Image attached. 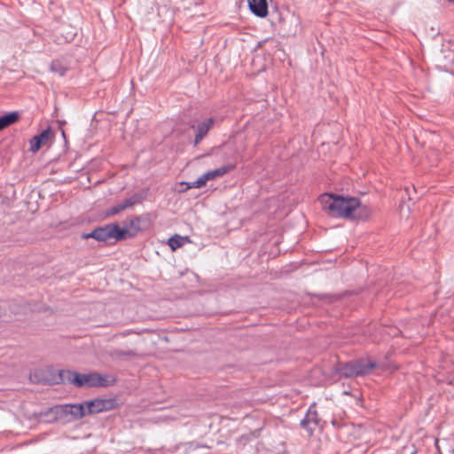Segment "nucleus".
<instances>
[{
    "label": "nucleus",
    "instance_id": "4468645a",
    "mask_svg": "<svg viewBox=\"0 0 454 454\" xmlns=\"http://www.w3.org/2000/svg\"><path fill=\"white\" fill-rule=\"evenodd\" d=\"M19 119V114L12 112L4 115L0 116V130L7 128L8 126L16 122Z\"/></svg>",
    "mask_w": 454,
    "mask_h": 454
},
{
    "label": "nucleus",
    "instance_id": "f3484780",
    "mask_svg": "<svg viewBox=\"0 0 454 454\" xmlns=\"http://www.w3.org/2000/svg\"><path fill=\"white\" fill-rule=\"evenodd\" d=\"M67 70L68 67L59 60H54L51 64V71L59 74V76H64Z\"/></svg>",
    "mask_w": 454,
    "mask_h": 454
},
{
    "label": "nucleus",
    "instance_id": "f8f14e48",
    "mask_svg": "<svg viewBox=\"0 0 454 454\" xmlns=\"http://www.w3.org/2000/svg\"><path fill=\"white\" fill-rule=\"evenodd\" d=\"M250 11L257 17L264 18L268 14V4L266 0H248Z\"/></svg>",
    "mask_w": 454,
    "mask_h": 454
},
{
    "label": "nucleus",
    "instance_id": "9d476101",
    "mask_svg": "<svg viewBox=\"0 0 454 454\" xmlns=\"http://www.w3.org/2000/svg\"><path fill=\"white\" fill-rule=\"evenodd\" d=\"M214 123V120L212 118H208L203 121L201 123L197 126L194 123H192L190 127L195 130V138L193 141L194 146L198 145L200 141L204 138V137L210 130Z\"/></svg>",
    "mask_w": 454,
    "mask_h": 454
},
{
    "label": "nucleus",
    "instance_id": "0eeeda50",
    "mask_svg": "<svg viewBox=\"0 0 454 454\" xmlns=\"http://www.w3.org/2000/svg\"><path fill=\"white\" fill-rule=\"evenodd\" d=\"M437 60L443 66L454 65V43L451 41L443 42L442 43Z\"/></svg>",
    "mask_w": 454,
    "mask_h": 454
},
{
    "label": "nucleus",
    "instance_id": "39448f33",
    "mask_svg": "<svg viewBox=\"0 0 454 454\" xmlns=\"http://www.w3.org/2000/svg\"><path fill=\"white\" fill-rule=\"evenodd\" d=\"M376 367L374 362L358 359L344 364L340 369V373L345 378L359 377L370 374Z\"/></svg>",
    "mask_w": 454,
    "mask_h": 454
},
{
    "label": "nucleus",
    "instance_id": "6e6552de",
    "mask_svg": "<svg viewBox=\"0 0 454 454\" xmlns=\"http://www.w3.org/2000/svg\"><path fill=\"white\" fill-rule=\"evenodd\" d=\"M143 200L144 196L141 193H135L129 198L125 199L123 201L109 208L107 214L109 215H118L119 213L125 209L132 207L135 205L140 204L143 201Z\"/></svg>",
    "mask_w": 454,
    "mask_h": 454
},
{
    "label": "nucleus",
    "instance_id": "2eb2a0df",
    "mask_svg": "<svg viewBox=\"0 0 454 454\" xmlns=\"http://www.w3.org/2000/svg\"><path fill=\"white\" fill-rule=\"evenodd\" d=\"M231 169V166H222L218 168H215L214 170L208 171L205 173V177L207 178V180H214L218 176H223L225 174H227Z\"/></svg>",
    "mask_w": 454,
    "mask_h": 454
},
{
    "label": "nucleus",
    "instance_id": "6ab92c4d",
    "mask_svg": "<svg viewBox=\"0 0 454 454\" xmlns=\"http://www.w3.org/2000/svg\"><path fill=\"white\" fill-rule=\"evenodd\" d=\"M207 181V178L205 177V174H203L195 181L189 183V188H200L204 186Z\"/></svg>",
    "mask_w": 454,
    "mask_h": 454
},
{
    "label": "nucleus",
    "instance_id": "aec40b11",
    "mask_svg": "<svg viewBox=\"0 0 454 454\" xmlns=\"http://www.w3.org/2000/svg\"><path fill=\"white\" fill-rule=\"evenodd\" d=\"M114 355L118 356H135V352L129 350V351H122V350H116L114 351Z\"/></svg>",
    "mask_w": 454,
    "mask_h": 454
},
{
    "label": "nucleus",
    "instance_id": "dca6fc26",
    "mask_svg": "<svg viewBox=\"0 0 454 454\" xmlns=\"http://www.w3.org/2000/svg\"><path fill=\"white\" fill-rule=\"evenodd\" d=\"M187 240H188L187 237H182V236H179V235H175V236L171 237L168 239V244L170 247V248L173 251H175L177 248H179L182 246H184V242L187 241Z\"/></svg>",
    "mask_w": 454,
    "mask_h": 454
},
{
    "label": "nucleus",
    "instance_id": "1a4fd4ad",
    "mask_svg": "<svg viewBox=\"0 0 454 454\" xmlns=\"http://www.w3.org/2000/svg\"><path fill=\"white\" fill-rule=\"evenodd\" d=\"M319 419L316 409V404L309 406L305 418L301 421V427L306 429L309 434H312L315 427L318 425Z\"/></svg>",
    "mask_w": 454,
    "mask_h": 454
},
{
    "label": "nucleus",
    "instance_id": "9b49d317",
    "mask_svg": "<svg viewBox=\"0 0 454 454\" xmlns=\"http://www.w3.org/2000/svg\"><path fill=\"white\" fill-rule=\"evenodd\" d=\"M50 136L51 129L48 128L40 134L33 137L30 140V151L33 153L37 152L49 140Z\"/></svg>",
    "mask_w": 454,
    "mask_h": 454
},
{
    "label": "nucleus",
    "instance_id": "f03ea898",
    "mask_svg": "<svg viewBox=\"0 0 454 454\" xmlns=\"http://www.w3.org/2000/svg\"><path fill=\"white\" fill-rule=\"evenodd\" d=\"M88 414L85 403L79 404H65L50 408L45 413L50 418L48 422L57 420L71 421L80 419Z\"/></svg>",
    "mask_w": 454,
    "mask_h": 454
},
{
    "label": "nucleus",
    "instance_id": "20e7f679",
    "mask_svg": "<svg viewBox=\"0 0 454 454\" xmlns=\"http://www.w3.org/2000/svg\"><path fill=\"white\" fill-rule=\"evenodd\" d=\"M129 231L126 228H121L117 223H109L105 226L98 227L91 232L82 233V239H94L98 241H107L110 239L115 240H123L127 239Z\"/></svg>",
    "mask_w": 454,
    "mask_h": 454
},
{
    "label": "nucleus",
    "instance_id": "a211bd4d",
    "mask_svg": "<svg viewBox=\"0 0 454 454\" xmlns=\"http://www.w3.org/2000/svg\"><path fill=\"white\" fill-rule=\"evenodd\" d=\"M370 215L371 209L367 206H362L359 203V207L356 208V211L354 212V217L352 219H367Z\"/></svg>",
    "mask_w": 454,
    "mask_h": 454
},
{
    "label": "nucleus",
    "instance_id": "ddd939ff",
    "mask_svg": "<svg viewBox=\"0 0 454 454\" xmlns=\"http://www.w3.org/2000/svg\"><path fill=\"white\" fill-rule=\"evenodd\" d=\"M146 222V219L143 216H135L129 220V223L125 227L129 231L128 237H133L139 231H142L145 226L143 224Z\"/></svg>",
    "mask_w": 454,
    "mask_h": 454
},
{
    "label": "nucleus",
    "instance_id": "7ed1b4c3",
    "mask_svg": "<svg viewBox=\"0 0 454 454\" xmlns=\"http://www.w3.org/2000/svg\"><path fill=\"white\" fill-rule=\"evenodd\" d=\"M59 379L61 383H71L78 387H91L106 385L105 379L97 372L82 374L70 370H62L59 372Z\"/></svg>",
    "mask_w": 454,
    "mask_h": 454
},
{
    "label": "nucleus",
    "instance_id": "f257e3e1",
    "mask_svg": "<svg viewBox=\"0 0 454 454\" xmlns=\"http://www.w3.org/2000/svg\"><path fill=\"white\" fill-rule=\"evenodd\" d=\"M321 200L333 215L339 217L353 218L356 208L359 207V200L355 197L325 194Z\"/></svg>",
    "mask_w": 454,
    "mask_h": 454
},
{
    "label": "nucleus",
    "instance_id": "423d86ee",
    "mask_svg": "<svg viewBox=\"0 0 454 454\" xmlns=\"http://www.w3.org/2000/svg\"><path fill=\"white\" fill-rule=\"evenodd\" d=\"M85 404L88 414L112 411L118 406V403L114 398L95 399L85 402Z\"/></svg>",
    "mask_w": 454,
    "mask_h": 454
}]
</instances>
